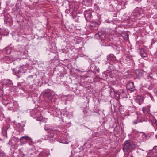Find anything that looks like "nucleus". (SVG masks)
<instances>
[{"mask_svg":"<svg viewBox=\"0 0 157 157\" xmlns=\"http://www.w3.org/2000/svg\"><path fill=\"white\" fill-rule=\"evenodd\" d=\"M117 36H119V35H120L121 34H120V33H117Z\"/></svg>","mask_w":157,"mask_h":157,"instance_id":"34","label":"nucleus"},{"mask_svg":"<svg viewBox=\"0 0 157 157\" xmlns=\"http://www.w3.org/2000/svg\"><path fill=\"white\" fill-rule=\"evenodd\" d=\"M143 101V99L142 97L138 96H137L136 99V101L137 103H139V105H140L142 103Z\"/></svg>","mask_w":157,"mask_h":157,"instance_id":"12","label":"nucleus"},{"mask_svg":"<svg viewBox=\"0 0 157 157\" xmlns=\"http://www.w3.org/2000/svg\"><path fill=\"white\" fill-rule=\"evenodd\" d=\"M127 89L131 92L135 90L134 83L133 82H131L128 83L126 86Z\"/></svg>","mask_w":157,"mask_h":157,"instance_id":"8","label":"nucleus"},{"mask_svg":"<svg viewBox=\"0 0 157 157\" xmlns=\"http://www.w3.org/2000/svg\"><path fill=\"white\" fill-rule=\"evenodd\" d=\"M136 132H138V131H136Z\"/></svg>","mask_w":157,"mask_h":157,"instance_id":"41","label":"nucleus"},{"mask_svg":"<svg viewBox=\"0 0 157 157\" xmlns=\"http://www.w3.org/2000/svg\"><path fill=\"white\" fill-rule=\"evenodd\" d=\"M152 152L153 153V155L155 156H157V146H155L153 147V149L152 150Z\"/></svg>","mask_w":157,"mask_h":157,"instance_id":"15","label":"nucleus"},{"mask_svg":"<svg viewBox=\"0 0 157 157\" xmlns=\"http://www.w3.org/2000/svg\"><path fill=\"white\" fill-rule=\"evenodd\" d=\"M55 136L53 133H50L46 135L43 136L42 139L44 140H48L50 143H53L55 141H59V142L62 143H67L66 142V141L64 140H58L56 138Z\"/></svg>","mask_w":157,"mask_h":157,"instance_id":"2","label":"nucleus"},{"mask_svg":"<svg viewBox=\"0 0 157 157\" xmlns=\"http://www.w3.org/2000/svg\"><path fill=\"white\" fill-rule=\"evenodd\" d=\"M85 18L87 21H89L92 17L93 15H96L97 13L94 12L92 9L90 8L86 10L84 13Z\"/></svg>","mask_w":157,"mask_h":157,"instance_id":"3","label":"nucleus"},{"mask_svg":"<svg viewBox=\"0 0 157 157\" xmlns=\"http://www.w3.org/2000/svg\"><path fill=\"white\" fill-rule=\"evenodd\" d=\"M96 36L101 40H104L105 36V34L103 32H100L96 34Z\"/></svg>","mask_w":157,"mask_h":157,"instance_id":"10","label":"nucleus"},{"mask_svg":"<svg viewBox=\"0 0 157 157\" xmlns=\"http://www.w3.org/2000/svg\"><path fill=\"white\" fill-rule=\"evenodd\" d=\"M137 72H138V74H139V75L140 76L142 74L141 72H140L139 71H137Z\"/></svg>","mask_w":157,"mask_h":157,"instance_id":"32","label":"nucleus"},{"mask_svg":"<svg viewBox=\"0 0 157 157\" xmlns=\"http://www.w3.org/2000/svg\"><path fill=\"white\" fill-rule=\"evenodd\" d=\"M137 15L138 14L139 15H140L143 13V10L140 9L139 10V12H137Z\"/></svg>","mask_w":157,"mask_h":157,"instance_id":"21","label":"nucleus"},{"mask_svg":"<svg viewBox=\"0 0 157 157\" xmlns=\"http://www.w3.org/2000/svg\"><path fill=\"white\" fill-rule=\"evenodd\" d=\"M22 73L21 71L19 70H16L15 71V73L16 74H21Z\"/></svg>","mask_w":157,"mask_h":157,"instance_id":"26","label":"nucleus"},{"mask_svg":"<svg viewBox=\"0 0 157 157\" xmlns=\"http://www.w3.org/2000/svg\"><path fill=\"white\" fill-rule=\"evenodd\" d=\"M18 141H20L21 142L19 144L20 145H23L27 142L31 143L32 142V139L28 136H23L21 137L20 139L17 138Z\"/></svg>","mask_w":157,"mask_h":157,"instance_id":"4","label":"nucleus"},{"mask_svg":"<svg viewBox=\"0 0 157 157\" xmlns=\"http://www.w3.org/2000/svg\"><path fill=\"white\" fill-rule=\"evenodd\" d=\"M138 122L137 119L133 121L132 124H136L138 123Z\"/></svg>","mask_w":157,"mask_h":157,"instance_id":"23","label":"nucleus"},{"mask_svg":"<svg viewBox=\"0 0 157 157\" xmlns=\"http://www.w3.org/2000/svg\"><path fill=\"white\" fill-rule=\"evenodd\" d=\"M45 130H48L47 128V129H46L45 128Z\"/></svg>","mask_w":157,"mask_h":157,"instance_id":"39","label":"nucleus"},{"mask_svg":"<svg viewBox=\"0 0 157 157\" xmlns=\"http://www.w3.org/2000/svg\"><path fill=\"white\" fill-rule=\"evenodd\" d=\"M92 68V67H91L90 69H91V70H92V69H91Z\"/></svg>","mask_w":157,"mask_h":157,"instance_id":"40","label":"nucleus"},{"mask_svg":"<svg viewBox=\"0 0 157 157\" xmlns=\"http://www.w3.org/2000/svg\"><path fill=\"white\" fill-rule=\"evenodd\" d=\"M11 100L10 98H7L6 99H4L2 101V103L5 105H8L9 107L14 108L15 106H14L13 103L11 101Z\"/></svg>","mask_w":157,"mask_h":157,"instance_id":"6","label":"nucleus"},{"mask_svg":"<svg viewBox=\"0 0 157 157\" xmlns=\"http://www.w3.org/2000/svg\"><path fill=\"white\" fill-rule=\"evenodd\" d=\"M34 117L36 118V119L37 121H42L43 120V117L41 116L40 114L38 113L35 114Z\"/></svg>","mask_w":157,"mask_h":157,"instance_id":"14","label":"nucleus"},{"mask_svg":"<svg viewBox=\"0 0 157 157\" xmlns=\"http://www.w3.org/2000/svg\"><path fill=\"white\" fill-rule=\"evenodd\" d=\"M107 59L109 63L111 65L117 62L115 57L112 54H110L107 56Z\"/></svg>","mask_w":157,"mask_h":157,"instance_id":"5","label":"nucleus"},{"mask_svg":"<svg viewBox=\"0 0 157 157\" xmlns=\"http://www.w3.org/2000/svg\"><path fill=\"white\" fill-rule=\"evenodd\" d=\"M128 157H132L130 155H128Z\"/></svg>","mask_w":157,"mask_h":157,"instance_id":"36","label":"nucleus"},{"mask_svg":"<svg viewBox=\"0 0 157 157\" xmlns=\"http://www.w3.org/2000/svg\"><path fill=\"white\" fill-rule=\"evenodd\" d=\"M83 112H84L85 113H86V112H85V111H83Z\"/></svg>","mask_w":157,"mask_h":157,"instance_id":"38","label":"nucleus"},{"mask_svg":"<svg viewBox=\"0 0 157 157\" xmlns=\"http://www.w3.org/2000/svg\"><path fill=\"white\" fill-rule=\"evenodd\" d=\"M94 6H95V9L96 10H99V8L98 6V5L97 4H94Z\"/></svg>","mask_w":157,"mask_h":157,"instance_id":"24","label":"nucleus"},{"mask_svg":"<svg viewBox=\"0 0 157 157\" xmlns=\"http://www.w3.org/2000/svg\"><path fill=\"white\" fill-rule=\"evenodd\" d=\"M4 21L5 22L6 24H7L8 23L10 24L11 22V20L10 19H5L4 20Z\"/></svg>","mask_w":157,"mask_h":157,"instance_id":"20","label":"nucleus"},{"mask_svg":"<svg viewBox=\"0 0 157 157\" xmlns=\"http://www.w3.org/2000/svg\"><path fill=\"white\" fill-rule=\"evenodd\" d=\"M2 38V35L0 33V40H1Z\"/></svg>","mask_w":157,"mask_h":157,"instance_id":"33","label":"nucleus"},{"mask_svg":"<svg viewBox=\"0 0 157 157\" xmlns=\"http://www.w3.org/2000/svg\"><path fill=\"white\" fill-rule=\"evenodd\" d=\"M2 115V113L0 110V117Z\"/></svg>","mask_w":157,"mask_h":157,"instance_id":"31","label":"nucleus"},{"mask_svg":"<svg viewBox=\"0 0 157 157\" xmlns=\"http://www.w3.org/2000/svg\"><path fill=\"white\" fill-rule=\"evenodd\" d=\"M9 48V47H7L6 48H5V49H7V48Z\"/></svg>","mask_w":157,"mask_h":157,"instance_id":"37","label":"nucleus"},{"mask_svg":"<svg viewBox=\"0 0 157 157\" xmlns=\"http://www.w3.org/2000/svg\"><path fill=\"white\" fill-rule=\"evenodd\" d=\"M140 55L142 57H146L147 56V54L144 52V50H143L142 51H141Z\"/></svg>","mask_w":157,"mask_h":157,"instance_id":"16","label":"nucleus"},{"mask_svg":"<svg viewBox=\"0 0 157 157\" xmlns=\"http://www.w3.org/2000/svg\"><path fill=\"white\" fill-rule=\"evenodd\" d=\"M87 3H88L89 5H90L93 1L92 0H86Z\"/></svg>","mask_w":157,"mask_h":157,"instance_id":"22","label":"nucleus"},{"mask_svg":"<svg viewBox=\"0 0 157 157\" xmlns=\"http://www.w3.org/2000/svg\"><path fill=\"white\" fill-rule=\"evenodd\" d=\"M142 122V121H139V122Z\"/></svg>","mask_w":157,"mask_h":157,"instance_id":"43","label":"nucleus"},{"mask_svg":"<svg viewBox=\"0 0 157 157\" xmlns=\"http://www.w3.org/2000/svg\"><path fill=\"white\" fill-rule=\"evenodd\" d=\"M147 78L150 81H151L152 79V77L150 75L147 76Z\"/></svg>","mask_w":157,"mask_h":157,"instance_id":"28","label":"nucleus"},{"mask_svg":"<svg viewBox=\"0 0 157 157\" xmlns=\"http://www.w3.org/2000/svg\"><path fill=\"white\" fill-rule=\"evenodd\" d=\"M68 10V9H67L66 10Z\"/></svg>","mask_w":157,"mask_h":157,"instance_id":"45","label":"nucleus"},{"mask_svg":"<svg viewBox=\"0 0 157 157\" xmlns=\"http://www.w3.org/2000/svg\"><path fill=\"white\" fill-rule=\"evenodd\" d=\"M119 96H124V94L125 93V92L123 90H120L118 92Z\"/></svg>","mask_w":157,"mask_h":157,"instance_id":"19","label":"nucleus"},{"mask_svg":"<svg viewBox=\"0 0 157 157\" xmlns=\"http://www.w3.org/2000/svg\"><path fill=\"white\" fill-rule=\"evenodd\" d=\"M156 137L157 138V135H156Z\"/></svg>","mask_w":157,"mask_h":157,"instance_id":"42","label":"nucleus"},{"mask_svg":"<svg viewBox=\"0 0 157 157\" xmlns=\"http://www.w3.org/2000/svg\"><path fill=\"white\" fill-rule=\"evenodd\" d=\"M10 51L9 52L8 51H6V52H7V53H10Z\"/></svg>","mask_w":157,"mask_h":157,"instance_id":"35","label":"nucleus"},{"mask_svg":"<svg viewBox=\"0 0 157 157\" xmlns=\"http://www.w3.org/2000/svg\"><path fill=\"white\" fill-rule=\"evenodd\" d=\"M151 107L150 105H148L146 107H143L142 109L143 113L147 116L151 115L150 109Z\"/></svg>","mask_w":157,"mask_h":157,"instance_id":"7","label":"nucleus"},{"mask_svg":"<svg viewBox=\"0 0 157 157\" xmlns=\"http://www.w3.org/2000/svg\"><path fill=\"white\" fill-rule=\"evenodd\" d=\"M52 94L50 89L46 90L43 94V96L44 97L48 98L50 99H51L52 98Z\"/></svg>","mask_w":157,"mask_h":157,"instance_id":"9","label":"nucleus"},{"mask_svg":"<svg viewBox=\"0 0 157 157\" xmlns=\"http://www.w3.org/2000/svg\"><path fill=\"white\" fill-rule=\"evenodd\" d=\"M33 153L34 154V155L35 154H37V152H38V151H36V150L35 149H33Z\"/></svg>","mask_w":157,"mask_h":157,"instance_id":"30","label":"nucleus"},{"mask_svg":"<svg viewBox=\"0 0 157 157\" xmlns=\"http://www.w3.org/2000/svg\"><path fill=\"white\" fill-rule=\"evenodd\" d=\"M33 75H31L29 76L28 77L27 79L28 80H29L30 79V78H33Z\"/></svg>","mask_w":157,"mask_h":157,"instance_id":"29","label":"nucleus"},{"mask_svg":"<svg viewBox=\"0 0 157 157\" xmlns=\"http://www.w3.org/2000/svg\"><path fill=\"white\" fill-rule=\"evenodd\" d=\"M28 156L30 157H33L35 156L33 152L31 151H29L28 154Z\"/></svg>","mask_w":157,"mask_h":157,"instance_id":"18","label":"nucleus"},{"mask_svg":"<svg viewBox=\"0 0 157 157\" xmlns=\"http://www.w3.org/2000/svg\"><path fill=\"white\" fill-rule=\"evenodd\" d=\"M140 133L142 134V140H146L147 138V136L143 132H141Z\"/></svg>","mask_w":157,"mask_h":157,"instance_id":"17","label":"nucleus"},{"mask_svg":"<svg viewBox=\"0 0 157 157\" xmlns=\"http://www.w3.org/2000/svg\"><path fill=\"white\" fill-rule=\"evenodd\" d=\"M136 144L131 140H127L124 143L123 147L124 151L127 154L131 152L132 150L136 149L137 147Z\"/></svg>","mask_w":157,"mask_h":157,"instance_id":"1","label":"nucleus"},{"mask_svg":"<svg viewBox=\"0 0 157 157\" xmlns=\"http://www.w3.org/2000/svg\"><path fill=\"white\" fill-rule=\"evenodd\" d=\"M3 90L1 88H0V97H1L3 94Z\"/></svg>","mask_w":157,"mask_h":157,"instance_id":"25","label":"nucleus"},{"mask_svg":"<svg viewBox=\"0 0 157 157\" xmlns=\"http://www.w3.org/2000/svg\"><path fill=\"white\" fill-rule=\"evenodd\" d=\"M105 73V71L103 72V73Z\"/></svg>","mask_w":157,"mask_h":157,"instance_id":"44","label":"nucleus"},{"mask_svg":"<svg viewBox=\"0 0 157 157\" xmlns=\"http://www.w3.org/2000/svg\"><path fill=\"white\" fill-rule=\"evenodd\" d=\"M94 69L96 71L98 72H99V68L96 67H95Z\"/></svg>","mask_w":157,"mask_h":157,"instance_id":"27","label":"nucleus"},{"mask_svg":"<svg viewBox=\"0 0 157 157\" xmlns=\"http://www.w3.org/2000/svg\"><path fill=\"white\" fill-rule=\"evenodd\" d=\"M4 83L7 86H11L12 85L11 81L9 79L5 80L4 81Z\"/></svg>","mask_w":157,"mask_h":157,"instance_id":"13","label":"nucleus"},{"mask_svg":"<svg viewBox=\"0 0 157 157\" xmlns=\"http://www.w3.org/2000/svg\"><path fill=\"white\" fill-rule=\"evenodd\" d=\"M151 124L154 127L155 130L157 129V120L155 118L151 120Z\"/></svg>","mask_w":157,"mask_h":157,"instance_id":"11","label":"nucleus"}]
</instances>
